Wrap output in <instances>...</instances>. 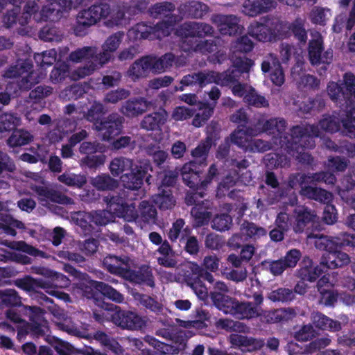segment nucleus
Listing matches in <instances>:
<instances>
[{
    "label": "nucleus",
    "mask_w": 355,
    "mask_h": 355,
    "mask_svg": "<svg viewBox=\"0 0 355 355\" xmlns=\"http://www.w3.org/2000/svg\"><path fill=\"white\" fill-rule=\"evenodd\" d=\"M212 137L208 136L202 140L200 144L191 151V156L194 160L190 161L183 165L181 168V175L184 183L189 188H205L219 175L218 170L215 164H212L203 180L202 173L203 167L207 166V159L212 146Z\"/></svg>",
    "instance_id": "f257e3e1"
},
{
    "label": "nucleus",
    "mask_w": 355,
    "mask_h": 355,
    "mask_svg": "<svg viewBox=\"0 0 355 355\" xmlns=\"http://www.w3.org/2000/svg\"><path fill=\"white\" fill-rule=\"evenodd\" d=\"M320 130L315 125H297L292 127V135L281 139V148L288 155L295 157L300 163L311 166L313 156L304 152L315 146V138L320 137Z\"/></svg>",
    "instance_id": "f03ea898"
},
{
    "label": "nucleus",
    "mask_w": 355,
    "mask_h": 355,
    "mask_svg": "<svg viewBox=\"0 0 355 355\" xmlns=\"http://www.w3.org/2000/svg\"><path fill=\"white\" fill-rule=\"evenodd\" d=\"M327 93L332 101L340 107L349 109L346 119L342 120L343 132L346 136L355 139V76L345 73L342 83L329 82Z\"/></svg>",
    "instance_id": "7ed1b4c3"
},
{
    "label": "nucleus",
    "mask_w": 355,
    "mask_h": 355,
    "mask_svg": "<svg viewBox=\"0 0 355 355\" xmlns=\"http://www.w3.org/2000/svg\"><path fill=\"white\" fill-rule=\"evenodd\" d=\"M315 246L327 252L321 258V263L326 271L327 269L342 268L350 262V258L340 249L355 247V234L341 232L336 236H321L315 241Z\"/></svg>",
    "instance_id": "20e7f679"
},
{
    "label": "nucleus",
    "mask_w": 355,
    "mask_h": 355,
    "mask_svg": "<svg viewBox=\"0 0 355 355\" xmlns=\"http://www.w3.org/2000/svg\"><path fill=\"white\" fill-rule=\"evenodd\" d=\"M112 0H96L88 8L80 10L72 24L71 30L77 37H84L89 33L92 26L96 25L101 19H106L110 13Z\"/></svg>",
    "instance_id": "39448f33"
},
{
    "label": "nucleus",
    "mask_w": 355,
    "mask_h": 355,
    "mask_svg": "<svg viewBox=\"0 0 355 355\" xmlns=\"http://www.w3.org/2000/svg\"><path fill=\"white\" fill-rule=\"evenodd\" d=\"M7 78H19L17 87L20 91H29L42 79V76L33 70L31 60H18L16 64L10 66L4 73Z\"/></svg>",
    "instance_id": "423d86ee"
},
{
    "label": "nucleus",
    "mask_w": 355,
    "mask_h": 355,
    "mask_svg": "<svg viewBox=\"0 0 355 355\" xmlns=\"http://www.w3.org/2000/svg\"><path fill=\"white\" fill-rule=\"evenodd\" d=\"M258 135V130L252 127L247 128L237 125V128L230 134V142L245 153H263L269 149L268 144L261 139H252Z\"/></svg>",
    "instance_id": "0eeeda50"
},
{
    "label": "nucleus",
    "mask_w": 355,
    "mask_h": 355,
    "mask_svg": "<svg viewBox=\"0 0 355 355\" xmlns=\"http://www.w3.org/2000/svg\"><path fill=\"white\" fill-rule=\"evenodd\" d=\"M214 29L212 26L205 22L185 21L176 29L175 34L182 42V47L184 50L189 47L191 41H197L196 38H205L213 36Z\"/></svg>",
    "instance_id": "6e6552de"
},
{
    "label": "nucleus",
    "mask_w": 355,
    "mask_h": 355,
    "mask_svg": "<svg viewBox=\"0 0 355 355\" xmlns=\"http://www.w3.org/2000/svg\"><path fill=\"white\" fill-rule=\"evenodd\" d=\"M174 21H159L154 24L150 21H141L132 27L135 37L139 40H161L170 35Z\"/></svg>",
    "instance_id": "1a4fd4ad"
},
{
    "label": "nucleus",
    "mask_w": 355,
    "mask_h": 355,
    "mask_svg": "<svg viewBox=\"0 0 355 355\" xmlns=\"http://www.w3.org/2000/svg\"><path fill=\"white\" fill-rule=\"evenodd\" d=\"M184 278L187 284L200 299H205L208 296V288L205 282L207 281L210 284L214 282L213 275L198 264L193 265L191 270L187 271Z\"/></svg>",
    "instance_id": "9d476101"
},
{
    "label": "nucleus",
    "mask_w": 355,
    "mask_h": 355,
    "mask_svg": "<svg viewBox=\"0 0 355 355\" xmlns=\"http://www.w3.org/2000/svg\"><path fill=\"white\" fill-rule=\"evenodd\" d=\"M111 315V322L122 329L141 330L146 326V320L137 313L123 310L115 305Z\"/></svg>",
    "instance_id": "9b49d317"
},
{
    "label": "nucleus",
    "mask_w": 355,
    "mask_h": 355,
    "mask_svg": "<svg viewBox=\"0 0 355 355\" xmlns=\"http://www.w3.org/2000/svg\"><path fill=\"white\" fill-rule=\"evenodd\" d=\"M71 9V1L69 0H49L42 6L40 14H36V21H59L64 12Z\"/></svg>",
    "instance_id": "f8f14e48"
},
{
    "label": "nucleus",
    "mask_w": 355,
    "mask_h": 355,
    "mask_svg": "<svg viewBox=\"0 0 355 355\" xmlns=\"http://www.w3.org/2000/svg\"><path fill=\"white\" fill-rule=\"evenodd\" d=\"M130 172L126 173L121 176V180L125 188L131 190H138L144 184V179L146 181L151 177L146 176L149 171H152V166L149 161H144L130 168Z\"/></svg>",
    "instance_id": "ddd939ff"
},
{
    "label": "nucleus",
    "mask_w": 355,
    "mask_h": 355,
    "mask_svg": "<svg viewBox=\"0 0 355 355\" xmlns=\"http://www.w3.org/2000/svg\"><path fill=\"white\" fill-rule=\"evenodd\" d=\"M324 42L322 36L311 39L308 45V55L310 63L315 66L320 64H329L333 60V51L327 49L324 51Z\"/></svg>",
    "instance_id": "4468645a"
},
{
    "label": "nucleus",
    "mask_w": 355,
    "mask_h": 355,
    "mask_svg": "<svg viewBox=\"0 0 355 355\" xmlns=\"http://www.w3.org/2000/svg\"><path fill=\"white\" fill-rule=\"evenodd\" d=\"M124 121L123 116L112 113L98 124L96 130L101 132L103 140L109 141L121 132Z\"/></svg>",
    "instance_id": "2eb2a0df"
},
{
    "label": "nucleus",
    "mask_w": 355,
    "mask_h": 355,
    "mask_svg": "<svg viewBox=\"0 0 355 355\" xmlns=\"http://www.w3.org/2000/svg\"><path fill=\"white\" fill-rule=\"evenodd\" d=\"M122 277L135 284L146 285L150 288L155 286L152 269L146 264H142L137 270L132 269L130 265Z\"/></svg>",
    "instance_id": "dca6fc26"
},
{
    "label": "nucleus",
    "mask_w": 355,
    "mask_h": 355,
    "mask_svg": "<svg viewBox=\"0 0 355 355\" xmlns=\"http://www.w3.org/2000/svg\"><path fill=\"white\" fill-rule=\"evenodd\" d=\"M211 21L223 35H235L241 30L239 19L234 15L215 14L211 16Z\"/></svg>",
    "instance_id": "f3484780"
},
{
    "label": "nucleus",
    "mask_w": 355,
    "mask_h": 355,
    "mask_svg": "<svg viewBox=\"0 0 355 355\" xmlns=\"http://www.w3.org/2000/svg\"><path fill=\"white\" fill-rule=\"evenodd\" d=\"M293 214L295 218L293 230L295 233L303 232L308 225L313 224L319 218L314 210L304 205L297 206L293 210Z\"/></svg>",
    "instance_id": "a211bd4d"
},
{
    "label": "nucleus",
    "mask_w": 355,
    "mask_h": 355,
    "mask_svg": "<svg viewBox=\"0 0 355 355\" xmlns=\"http://www.w3.org/2000/svg\"><path fill=\"white\" fill-rule=\"evenodd\" d=\"M276 6L275 0H245L243 4L245 14L252 17L267 13Z\"/></svg>",
    "instance_id": "6ab92c4d"
},
{
    "label": "nucleus",
    "mask_w": 355,
    "mask_h": 355,
    "mask_svg": "<svg viewBox=\"0 0 355 355\" xmlns=\"http://www.w3.org/2000/svg\"><path fill=\"white\" fill-rule=\"evenodd\" d=\"M326 270L321 262L319 265L313 266V261L309 257H304L297 270V275L302 281L315 282Z\"/></svg>",
    "instance_id": "aec40b11"
},
{
    "label": "nucleus",
    "mask_w": 355,
    "mask_h": 355,
    "mask_svg": "<svg viewBox=\"0 0 355 355\" xmlns=\"http://www.w3.org/2000/svg\"><path fill=\"white\" fill-rule=\"evenodd\" d=\"M131 261L128 256L107 254L104 257L103 264L110 273L122 277L130 266Z\"/></svg>",
    "instance_id": "412c9836"
},
{
    "label": "nucleus",
    "mask_w": 355,
    "mask_h": 355,
    "mask_svg": "<svg viewBox=\"0 0 355 355\" xmlns=\"http://www.w3.org/2000/svg\"><path fill=\"white\" fill-rule=\"evenodd\" d=\"M48 322H23L22 325L17 326V340L21 342L27 335L33 338H39L45 336Z\"/></svg>",
    "instance_id": "4be33fe9"
},
{
    "label": "nucleus",
    "mask_w": 355,
    "mask_h": 355,
    "mask_svg": "<svg viewBox=\"0 0 355 355\" xmlns=\"http://www.w3.org/2000/svg\"><path fill=\"white\" fill-rule=\"evenodd\" d=\"M179 12L184 17L202 19L209 11L206 3L198 1H190L180 6Z\"/></svg>",
    "instance_id": "5701e85b"
},
{
    "label": "nucleus",
    "mask_w": 355,
    "mask_h": 355,
    "mask_svg": "<svg viewBox=\"0 0 355 355\" xmlns=\"http://www.w3.org/2000/svg\"><path fill=\"white\" fill-rule=\"evenodd\" d=\"M149 105L150 102L142 97L130 98L123 103L121 112L129 118L136 117L144 113Z\"/></svg>",
    "instance_id": "b1692460"
},
{
    "label": "nucleus",
    "mask_w": 355,
    "mask_h": 355,
    "mask_svg": "<svg viewBox=\"0 0 355 355\" xmlns=\"http://www.w3.org/2000/svg\"><path fill=\"white\" fill-rule=\"evenodd\" d=\"M175 6L173 3L164 1L157 3L151 6L149 8V13L155 19L164 17L161 21H174L173 26L178 21V17L172 12L175 10Z\"/></svg>",
    "instance_id": "393cba45"
},
{
    "label": "nucleus",
    "mask_w": 355,
    "mask_h": 355,
    "mask_svg": "<svg viewBox=\"0 0 355 355\" xmlns=\"http://www.w3.org/2000/svg\"><path fill=\"white\" fill-rule=\"evenodd\" d=\"M229 341L232 346L242 348L243 350L252 352L260 349L264 345L263 340L252 337H248L238 334H232Z\"/></svg>",
    "instance_id": "a878e982"
},
{
    "label": "nucleus",
    "mask_w": 355,
    "mask_h": 355,
    "mask_svg": "<svg viewBox=\"0 0 355 355\" xmlns=\"http://www.w3.org/2000/svg\"><path fill=\"white\" fill-rule=\"evenodd\" d=\"M15 285L18 288L28 292H38L39 289L47 290L52 287L51 281L42 278H33L30 275L17 279Z\"/></svg>",
    "instance_id": "bb28decb"
},
{
    "label": "nucleus",
    "mask_w": 355,
    "mask_h": 355,
    "mask_svg": "<svg viewBox=\"0 0 355 355\" xmlns=\"http://www.w3.org/2000/svg\"><path fill=\"white\" fill-rule=\"evenodd\" d=\"M248 34L259 42L274 41V33H272L270 20L266 23L254 22L250 24Z\"/></svg>",
    "instance_id": "cd10ccee"
},
{
    "label": "nucleus",
    "mask_w": 355,
    "mask_h": 355,
    "mask_svg": "<svg viewBox=\"0 0 355 355\" xmlns=\"http://www.w3.org/2000/svg\"><path fill=\"white\" fill-rule=\"evenodd\" d=\"M166 121V112L164 109L146 115L140 123V126L146 130H159Z\"/></svg>",
    "instance_id": "c85d7f7f"
},
{
    "label": "nucleus",
    "mask_w": 355,
    "mask_h": 355,
    "mask_svg": "<svg viewBox=\"0 0 355 355\" xmlns=\"http://www.w3.org/2000/svg\"><path fill=\"white\" fill-rule=\"evenodd\" d=\"M150 62L151 71L160 73L169 70L173 65L175 56L171 53H166L161 57L148 55Z\"/></svg>",
    "instance_id": "c756f323"
},
{
    "label": "nucleus",
    "mask_w": 355,
    "mask_h": 355,
    "mask_svg": "<svg viewBox=\"0 0 355 355\" xmlns=\"http://www.w3.org/2000/svg\"><path fill=\"white\" fill-rule=\"evenodd\" d=\"M240 232L246 241H255L267 234V230L264 227L248 220H244L241 224Z\"/></svg>",
    "instance_id": "7c9ffc66"
},
{
    "label": "nucleus",
    "mask_w": 355,
    "mask_h": 355,
    "mask_svg": "<svg viewBox=\"0 0 355 355\" xmlns=\"http://www.w3.org/2000/svg\"><path fill=\"white\" fill-rule=\"evenodd\" d=\"M180 83L182 84V86L179 88L180 91L184 89V86L195 85L198 86L199 88H202L211 83L210 71L208 73L199 71L184 76Z\"/></svg>",
    "instance_id": "2f4dec72"
},
{
    "label": "nucleus",
    "mask_w": 355,
    "mask_h": 355,
    "mask_svg": "<svg viewBox=\"0 0 355 355\" xmlns=\"http://www.w3.org/2000/svg\"><path fill=\"white\" fill-rule=\"evenodd\" d=\"M300 193L309 199L314 200L324 204L330 202L332 200V194L331 192L312 185L304 187L302 190H300Z\"/></svg>",
    "instance_id": "473e14b6"
},
{
    "label": "nucleus",
    "mask_w": 355,
    "mask_h": 355,
    "mask_svg": "<svg viewBox=\"0 0 355 355\" xmlns=\"http://www.w3.org/2000/svg\"><path fill=\"white\" fill-rule=\"evenodd\" d=\"M313 323L318 329L331 332H337L342 329L340 322L331 319L320 312H316L313 315Z\"/></svg>",
    "instance_id": "72a5a7b5"
},
{
    "label": "nucleus",
    "mask_w": 355,
    "mask_h": 355,
    "mask_svg": "<svg viewBox=\"0 0 355 355\" xmlns=\"http://www.w3.org/2000/svg\"><path fill=\"white\" fill-rule=\"evenodd\" d=\"M91 285L96 291H98L104 297L116 303H121L124 301L123 295L115 288H112L108 284L93 280L91 282Z\"/></svg>",
    "instance_id": "f704fd0d"
},
{
    "label": "nucleus",
    "mask_w": 355,
    "mask_h": 355,
    "mask_svg": "<svg viewBox=\"0 0 355 355\" xmlns=\"http://www.w3.org/2000/svg\"><path fill=\"white\" fill-rule=\"evenodd\" d=\"M24 306L21 303V297L15 289L6 288L0 290V307H17L22 309Z\"/></svg>",
    "instance_id": "c9c22d12"
},
{
    "label": "nucleus",
    "mask_w": 355,
    "mask_h": 355,
    "mask_svg": "<svg viewBox=\"0 0 355 355\" xmlns=\"http://www.w3.org/2000/svg\"><path fill=\"white\" fill-rule=\"evenodd\" d=\"M149 71H151L150 62L148 55L144 56L137 60L128 69V75L134 80L141 77L146 76Z\"/></svg>",
    "instance_id": "e433bc0d"
},
{
    "label": "nucleus",
    "mask_w": 355,
    "mask_h": 355,
    "mask_svg": "<svg viewBox=\"0 0 355 355\" xmlns=\"http://www.w3.org/2000/svg\"><path fill=\"white\" fill-rule=\"evenodd\" d=\"M33 135L28 130L15 129L7 139V144L10 148L21 147L29 144L33 140Z\"/></svg>",
    "instance_id": "4c0bfd02"
},
{
    "label": "nucleus",
    "mask_w": 355,
    "mask_h": 355,
    "mask_svg": "<svg viewBox=\"0 0 355 355\" xmlns=\"http://www.w3.org/2000/svg\"><path fill=\"white\" fill-rule=\"evenodd\" d=\"M153 201L162 210L171 209L175 205L171 189H159V193L153 196Z\"/></svg>",
    "instance_id": "58836bf2"
},
{
    "label": "nucleus",
    "mask_w": 355,
    "mask_h": 355,
    "mask_svg": "<svg viewBox=\"0 0 355 355\" xmlns=\"http://www.w3.org/2000/svg\"><path fill=\"white\" fill-rule=\"evenodd\" d=\"M157 252L162 255L157 258L159 265L166 268H174L177 265V261L174 258V252L167 241L165 240L160 244Z\"/></svg>",
    "instance_id": "ea45409f"
},
{
    "label": "nucleus",
    "mask_w": 355,
    "mask_h": 355,
    "mask_svg": "<svg viewBox=\"0 0 355 355\" xmlns=\"http://www.w3.org/2000/svg\"><path fill=\"white\" fill-rule=\"evenodd\" d=\"M305 22V19L297 17L289 25V37L293 35L300 44H305L307 41Z\"/></svg>",
    "instance_id": "a19ab883"
},
{
    "label": "nucleus",
    "mask_w": 355,
    "mask_h": 355,
    "mask_svg": "<svg viewBox=\"0 0 355 355\" xmlns=\"http://www.w3.org/2000/svg\"><path fill=\"white\" fill-rule=\"evenodd\" d=\"M227 293L210 292V298L216 307L225 313L231 312L234 306V300Z\"/></svg>",
    "instance_id": "79ce46f5"
},
{
    "label": "nucleus",
    "mask_w": 355,
    "mask_h": 355,
    "mask_svg": "<svg viewBox=\"0 0 355 355\" xmlns=\"http://www.w3.org/2000/svg\"><path fill=\"white\" fill-rule=\"evenodd\" d=\"M232 310L234 311V313L239 315L241 318L251 319L260 315L259 309L250 302H234Z\"/></svg>",
    "instance_id": "37998d69"
},
{
    "label": "nucleus",
    "mask_w": 355,
    "mask_h": 355,
    "mask_svg": "<svg viewBox=\"0 0 355 355\" xmlns=\"http://www.w3.org/2000/svg\"><path fill=\"white\" fill-rule=\"evenodd\" d=\"M139 219L144 223L155 224L157 220V209L148 201L143 200L139 206Z\"/></svg>",
    "instance_id": "c03bdc74"
},
{
    "label": "nucleus",
    "mask_w": 355,
    "mask_h": 355,
    "mask_svg": "<svg viewBox=\"0 0 355 355\" xmlns=\"http://www.w3.org/2000/svg\"><path fill=\"white\" fill-rule=\"evenodd\" d=\"M106 110L104 105L99 102H94L85 114L87 121L93 123L94 129L96 130L98 124L103 121Z\"/></svg>",
    "instance_id": "a18cd8bd"
},
{
    "label": "nucleus",
    "mask_w": 355,
    "mask_h": 355,
    "mask_svg": "<svg viewBox=\"0 0 355 355\" xmlns=\"http://www.w3.org/2000/svg\"><path fill=\"white\" fill-rule=\"evenodd\" d=\"M184 225L185 222L182 218H178L173 223L168 233V237L172 242L176 241L180 236V241H183L190 234L191 230L188 227L183 229Z\"/></svg>",
    "instance_id": "49530a36"
},
{
    "label": "nucleus",
    "mask_w": 355,
    "mask_h": 355,
    "mask_svg": "<svg viewBox=\"0 0 355 355\" xmlns=\"http://www.w3.org/2000/svg\"><path fill=\"white\" fill-rule=\"evenodd\" d=\"M92 184L98 191H112L119 187L118 181L108 174L97 175L93 179Z\"/></svg>",
    "instance_id": "de8ad7c7"
},
{
    "label": "nucleus",
    "mask_w": 355,
    "mask_h": 355,
    "mask_svg": "<svg viewBox=\"0 0 355 355\" xmlns=\"http://www.w3.org/2000/svg\"><path fill=\"white\" fill-rule=\"evenodd\" d=\"M191 214L194 220L196 227H202L209 223L211 213L203 205H196L192 207Z\"/></svg>",
    "instance_id": "09e8293b"
},
{
    "label": "nucleus",
    "mask_w": 355,
    "mask_h": 355,
    "mask_svg": "<svg viewBox=\"0 0 355 355\" xmlns=\"http://www.w3.org/2000/svg\"><path fill=\"white\" fill-rule=\"evenodd\" d=\"M237 76L234 70L226 71L223 73L210 71L211 83H214L222 86H227L238 82Z\"/></svg>",
    "instance_id": "8fccbe9b"
},
{
    "label": "nucleus",
    "mask_w": 355,
    "mask_h": 355,
    "mask_svg": "<svg viewBox=\"0 0 355 355\" xmlns=\"http://www.w3.org/2000/svg\"><path fill=\"white\" fill-rule=\"evenodd\" d=\"M69 76V66L65 62L56 63L50 73V81L53 84L62 83Z\"/></svg>",
    "instance_id": "3c124183"
},
{
    "label": "nucleus",
    "mask_w": 355,
    "mask_h": 355,
    "mask_svg": "<svg viewBox=\"0 0 355 355\" xmlns=\"http://www.w3.org/2000/svg\"><path fill=\"white\" fill-rule=\"evenodd\" d=\"M168 168V166H166ZM179 173L176 170H169L166 168L163 173L158 174V178L160 179V183L159 184L158 189H169L175 185Z\"/></svg>",
    "instance_id": "603ef678"
},
{
    "label": "nucleus",
    "mask_w": 355,
    "mask_h": 355,
    "mask_svg": "<svg viewBox=\"0 0 355 355\" xmlns=\"http://www.w3.org/2000/svg\"><path fill=\"white\" fill-rule=\"evenodd\" d=\"M272 33H274V41L289 37V25L287 21L279 19L270 20Z\"/></svg>",
    "instance_id": "864d4df0"
},
{
    "label": "nucleus",
    "mask_w": 355,
    "mask_h": 355,
    "mask_svg": "<svg viewBox=\"0 0 355 355\" xmlns=\"http://www.w3.org/2000/svg\"><path fill=\"white\" fill-rule=\"evenodd\" d=\"M20 118L15 114L4 113L0 115V132L14 131L20 123Z\"/></svg>",
    "instance_id": "5fc2aeb1"
},
{
    "label": "nucleus",
    "mask_w": 355,
    "mask_h": 355,
    "mask_svg": "<svg viewBox=\"0 0 355 355\" xmlns=\"http://www.w3.org/2000/svg\"><path fill=\"white\" fill-rule=\"evenodd\" d=\"M57 58V52L54 49L43 51L42 53H36L34 55L35 62L42 69H46L53 65Z\"/></svg>",
    "instance_id": "6e6d98bb"
},
{
    "label": "nucleus",
    "mask_w": 355,
    "mask_h": 355,
    "mask_svg": "<svg viewBox=\"0 0 355 355\" xmlns=\"http://www.w3.org/2000/svg\"><path fill=\"white\" fill-rule=\"evenodd\" d=\"M15 228L24 230L25 225L21 221L8 216L6 217L3 223H0V230L7 235L15 236L17 234Z\"/></svg>",
    "instance_id": "4d7b16f0"
},
{
    "label": "nucleus",
    "mask_w": 355,
    "mask_h": 355,
    "mask_svg": "<svg viewBox=\"0 0 355 355\" xmlns=\"http://www.w3.org/2000/svg\"><path fill=\"white\" fill-rule=\"evenodd\" d=\"M216 43L213 40L191 41L189 47H186L184 51H195L202 53H211L214 51Z\"/></svg>",
    "instance_id": "13d9d810"
},
{
    "label": "nucleus",
    "mask_w": 355,
    "mask_h": 355,
    "mask_svg": "<svg viewBox=\"0 0 355 355\" xmlns=\"http://www.w3.org/2000/svg\"><path fill=\"white\" fill-rule=\"evenodd\" d=\"M132 161L125 157H116L112 160L110 171L112 175L119 176L132 167Z\"/></svg>",
    "instance_id": "bf43d9fd"
},
{
    "label": "nucleus",
    "mask_w": 355,
    "mask_h": 355,
    "mask_svg": "<svg viewBox=\"0 0 355 355\" xmlns=\"http://www.w3.org/2000/svg\"><path fill=\"white\" fill-rule=\"evenodd\" d=\"M87 218L92 221V223L97 226H105L112 220V213L106 210H97L89 212L86 215Z\"/></svg>",
    "instance_id": "052dcab7"
},
{
    "label": "nucleus",
    "mask_w": 355,
    "mask_h": 355,
    "mask_svg": "<svg viewBox=\"0 0 355 355\" xmlns=\"http://www.w3.org/2000/svg\"><path fill=\"white\" fill-rule=\"evenodd\" d=\"M136 299L146 309L157 314L162 312L163 305L150 295L138 293Z\"/></svg>",
    "instance_id": "680f3d73"
},
{
    "label": "nucleus",
    "mask_w": 355,
    "mask_h": 355,
    "mask_svg": "<svg viewBox=\"0 0 355 355\" xmlns=\"http://www.w3.org/2000/svg\"><path fill=\"white\" fill-rule=\"evenodd\" d=\"M325 105L324 101L319 96L315 98H308L303 101L299 106L300 110L303 113L309 114L313 110H320Z\"/></svg>",
    "instance_id": "e2e57ef3"
},
{
    "label": "nucleus",
    "mask_w": 355,
    "mask_h": 355,
    "mask_svg": "<svg viewBox=\"0 0 355 355\" xmlns=\"http://www.w3.org/2000/svg\"><path fill=\"white\" fill-rule=\"evenodd\" d=\"M96 54V48L92 46H84L81 49L72 51L69 54V59L74 62H79L83 60H91Z\"/></svg>",
    "instance_id": "0e129e2a"
},
{
    "label": "nucleus",
    "mask_w": 355,
    "mask_h": 355,
    "mask_svg": "<svg viewBox=\"0 0 355 355\" xmlns=\"http://www.w3.org/2000/svg\"><path fill=\"white\" fill-rule=\"evenodd\" d=\"M20 311L29 318L30 322H48L44 318L45 311L39 306H23Z\"/></svg>",
    "instance_id": "69168bd1"
},
{
    "label": "nucleus",
    "mask_w": 355,
    "mask_h": 355,
    "mask_svg": "<svg viewBox=\"0 0 355 355\" xmlns=\"http://www.w3.org/2000/svg\"><path fill=\"white\" fill-rule=\"evenodd\" d=\"M318 127V128L322 129L325 132H328L330 133H334L338 132L340 128V123L338 118L330 116L325 115L319 121L318 125H315Z\"/></svg>",
    "instance_id": "338daca9"
},
{
    "label": "nucleus",
    "mask_w": 355,
    "mask_h": 355,
    "mask_svg": "<svg viewBox=\"0 0 355 355\" xmlns=\"http://www.w3.org/2000/svg\"><path fill=\"white\" fill-rule=\"evenodd\" d=\"M232 218L228 214L216 215L211 220V227L219 232H225L230 229Z\"/></svg>",
    "instance_id": "774afa93"
}]
</instances>
